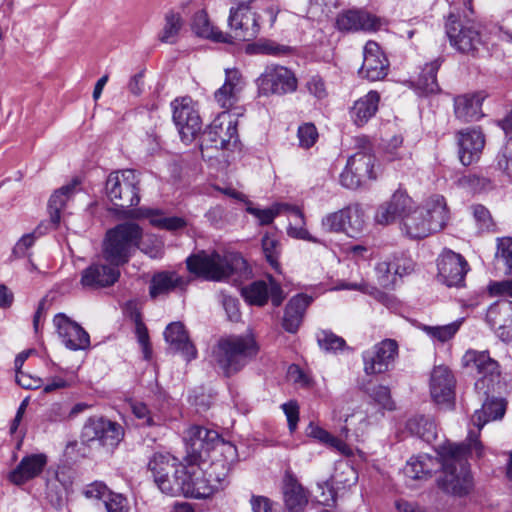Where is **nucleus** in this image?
<instances>
[{"label": "nucleus", "mask_w": 512, "mask_h": 512, "mask_svg": "<svg viewBox=\"0 0 512 512\" xmlns=\"http://www.w3.org/2000/svg\"><path fill=\"white\" fill-rule=\"evenodd\" d=\"M455 378L443 365L434 367L430 378V393L437 404H450L455 397Z\"/></svg>", "instance_id": "393cba45"}, {"label": "nucleus", "mask_w": 512, "mask_h": 512, "mask_svg": "<svg viewBox=\"0 0 512 512\" xmlns=\"http://www.w3.org/2000/svg\"><path fill=\"white\" fill-rule=\"evenodd\" d=\"M255 51L260 54L280 56L289 54L291 48L289 46L279 45L272 41H264L255 46Z\"/></svg>", "instance_id": "0e129e2a"}, {"label": "nucleus", "mask_w": 512, "mask_h": 512, "mask_svg": "<svg viewBox=\"0 0 512 512\" xmlns=\"http://www.w3.org/2000/svg\"><path fill=\"white\" fill-rule=\"evenodd\" d=\"M182 472V490L181 494L187 498L205 499L214 493V487L204 476V473L197 466H187L185 464L180 468Z\"/></svg>", "instance_id": "4be33fe9"}, {"label": "nucleus", "mask_w": 512, "mask_h": 512, "mask_svg": "<svg viewBox=\"0 0 512 512\" xmlns=\"http://www.w3.org/2000/svg\"><path fill=\"white\" fill-rule=\"evenodd\" d=\"M368 393L369 396L383 409H394V402L391 398L390 389L387 386H375L371 390H369Z\"/></svg>", "instance_id": "bf43d9fd"}, {"label": "nucleus", "mask_w": 512, "mask_h": 512, "mask_svg": "<svg viewBox=\"0 0 512 512\" xmlns=\"http://www.w3.org/2000/svg\"><path fill=\"white\" fill-rule=\"evenodd\" d=\"M461 361L464 368L479 376L475 382L476 390L488 396L500 378L498 362L491 358L488 351L472 349L465 352Z\"/></svg>", "instance_id": "0eeeda50"}, {"label": "nucleus", "mask_w": 512, "mask_h": 512, "mask_svg": "<svg viewBox=\"0 0 512 512\" xmlns=\"http://www.w3.org/2000/svg\"><path fill=\"white\" fill-rule=\"evenodd\" d=\"M468 270L465 258L452 250H444L438 259V276L449 287L461 286Z\"/></svg>", "instance_id": "6ab92c4d"}, {"label": "nucleus", "mask_w": 512, "mask_h": 512, "mask_svg": "<svg viewBox=\"0 0 512 512\" xmlns=\"http://www.w3.org/2000/svg\"><path fill=\"white\" fill-rule=\"evenodd\" d=\"M445 30L451 46L461 53L474 56L482 45V38L476 27L469 22L462 23L454 13L448 15Z\"/></svg>", "instance_id": "1a4fd4ad"}, {"label": "nucleus", "mask_w": 512, "mask_h": 512, "mask_svg": "<svg viewBox=\"0 0 512 512\" xmlns=\"http://www.w3.org/2000/svg\"><path fill=\"white\" fill-rule=\"evenodd\" d=\"M223 121L218 114L212 123L206 128L201 137L202 157L207 160L218 159L224 149Z\"/></svg>", "instance_id": "cd10ccee"}, {"label": "nucleus", "mask_w": 512, "mask_h": 512, "mask_svg": "<svg viewBox=\"0 0 512 512\" xmlns=\"http://www.w3.org/2000/svg\"><path fill=\"white\" fill-rule=\"evenodd\" d=\"M477 437L473 431H470L468 443L445 442L438 446L437 453L441 459L443 471L437 479V484L443 492L461 497L471 491L473 482L467 456L473 451L478 458L483 455V445Z\"/></svg>", "instance_id": "f257e3e1"}, {"label": "nucleus", "mask_w": 512, "mask_h": 512, "mask_svg": "<svg viewBox=\"0 0 512 512\" xmlns=\"http://www.w3.org/2000/svg\"><path fill=\"white\" fill-rule=\"evenodd\" d=\"M495 268L506 275L512 272V237H501L497 239L495 253Z\"/></svg>", "instance_id": "49530a36"}, {"label": "nucleus", "mask_w": 512, "mask_h": 512, "mask_svg": "<svg viewBox=\"0 0 512 512\" xmlns=\"http://www.w3.org/2000/svg\"><path fill=\"white\" fill-rule=\"evenodd\" d=\"M489 292L493 296H503L512 299V279L491 283L489 285ZM510 303H512V300Z\"/></svg>", "instance_id": "774afa93"}, {"label": "nucleus", "mask_w": 512, "mask_h": 512, "mask_svg": "<svg viewBox=\"0 0 512 512\" xmlns=\"http://www.w3.org/2000/svg\"><path fill=\"white\" fill-rule=\"evenodd\" d=\"M185 263L195 277L213 282L224 279V258L217 251L200 250L187 257Z\"/></svg>", "instance_id": "ddd939ff"}, {"label": "nucleus", "mask_w": 512, "mask_h": 512, "mask_svg": "<svg viewBox=\"0 0 512 512\" xmlns=\"http://www.w3.org/2000/svg\"><path fill=\"white\" fill-rule=\"evenodd\" d=\"M140 179L136 171L125 169L109 174L105 184L109 200L119 208H130L138 205Z\"/></svg>", "instance_id": "423d86ee"}, {"label": "nucleus", "mask_w": 512, "mask_h": 512, "mask_svg": "<svg viewBox=\"0 0 512 512\" xmlns=\"http://www.w3.org/2000/svg\"><path fill=\"white\" fill-rule=\"evenodd\" d=\"M252 276V270L246 259L238 252L226 249V282L241 286Z\"/></svg>", "instance_id": "473e14b6"}, {"label": "nucleus", "mask_w": 512, "mask_h": 512, "mask_svg": "<svg viewBox=\"0 0 512 512\" xmlns=\"http://www.w3.org/2000/svg\"><path fill=\"white\" fill-rule=\"evenodd\" d=\"M450 219L449 209L442 195L428 197L421 206L413 207L401 222V231L410 239H423L445 228Z\"/></svg>", "instance_id": "f03ea898"}, {"label": "nucleus", "mask_w": 512, "mask_h": 512, "mask_svg": "<svg viewBox=\"0 0 512 512\" xmlns=\"http://www.w3.org/2000/svg\"><path fill=\"white\" fill-rule=\"evenodd\" d=\"M184 26V20L180 13L174 10L164 15V24L158 33V40L165 44H175L178 41L180 32Z\"/></svg>", "instance_id": "a19ab883"}, {"label": "nucleus", "mask_w": 512, "mask_h": 512, "mask_svg": "<svg viewBox=\"0 0 512 512\" xmlns=\"http://www.w3.org/2000/svg\"><path fill=\"white\" fill-rule=\"evenodd\" d=\"M505 404L502 400H486L480 410L472 415V423L478 431L489 421L501 419L505 414Z\"/></svg>", "instance_id": "ea45409f"}, {"label": "nucleus", "mask_w": 512, "mask_h": 512, "mask_svg": "<svg viewBox=\"0 0 512 512\" xmlns=\"http://www.w3.org/2000/svg\"><path fill=\"white\" fill-rule=\"evenodd\" d=\"M142 229L134 222H124L106 232L103 245V258L113 266L126 264L132 253L139 247Z\"/></svg>", "instance_id": "7ed1b4c3"}, {"label": "nucleus", "mask_w": 512, "mask_h": 512, "mask_svg": "<svg viewBox=\"0 0 512 512\" xmlns=\"http://www.w3.org/2000/svg\"><path fill=\"white\" fill-rule=\"evenodd\" d=\"M392 270L394 275L402 276V272H400L399 267H396L392 263L384 261L378 263L376 266V273L378 275L379 284L382 287L387 288L393 283L394 280H390V274L392 273Z\"/></svg>", "instance_id": "680f3d73"}, {"label": "nucleus", "mask_w": 512, "mask_h": 512, "mask_svg": "<svg viewBox=\"0 0 512 512\" xmlns=\"http://www.w3.org/2000/svg\"><path fill=\"white\" fill-rule=\"evenodd\" d=\"M350 168H353L358 176L364 181L376 179L377 174L374 171L375 157L367 151H359L348 159Z\"/></svg>", "instance_id": "37998d69"}, {"label": "nucleus", "mask_w": 512, "mask_h": 512, "mask_svg": "<svg viewBox=\"0 0 512 512\" xmlns=\"http://www.w3.org/2000/svg\"><path fill=\"white\" fill-rule=\"evenodd\" d=\"M299 146L305 149L312 147L318 139V131L313 123H304L297 131Z\"/></svg>", "instance_id": "13d9d810"}, {"label": "nucleus", "mask_w": 512, "mask_h": 512, "mask_svg": "<svg viewBox=\"0 0 512 512\" xmlns=\"http://www.w3.org/2000/svg\"><path fill=\"white\" fill-rule=\"evenodd\" d=\"M107 512H128L129 507L127 500L120 494L108 493L107 499L104 500Z\"/></svg>", "instance_id": "69168bd1"}, {"label": "nucleus", "mask_w": 512, "mask_h": 512, "mask_svg": "<svg viewBox=\"0 0 512 512\" xmlns=\"http://www.w3.org/2000/svg\"><path fill=\"white\" fill-rule=\"evenodd\" d=\"M48 463L44 453L30 454L21 459L18 465L9 473L8 479L15 485L24 483L38 477Z\"/></svg>", "instance_id": "a878e982"}, {"label": "nucleus", "mask_w": 512, "mask_h": 512, "mask_svg": "<svg viewBox=\"0 0 512 512\" xmlns=\"http://www.w3.org/2000/svg\"><path fill=\"white\" fill-rule=\"evenodd\" d=\"M459 184L473 192H483L492 189L493 184L489 178L476 174L465 175L459 179Z\"/></svg>", "instance_id": "5fc2aeb1"}, {"label": "nucleus", "mask_w": 512, "mask_h": 512, "mask_svg": "<svg viewBox=\"0 0 512 512\" xmlns=\"http://www.w3.org/2000/svg\"><path fill=\"white\" fill-rule=\"evenodd\" d=\"M239 287L241 296L249 305L264 306L268 299L271 298V302L274 306L278 307L282 304L285 296L281 286L269 278V283L258 280L250 283L247 286L243 284Z\"/></svg>", "instance_id": "dca6fc26"}, {"label": "nucleus", "mask_w": 512, "mask_h": 512, "mask_svg": "<svg viewBox=\"0 0 512 512\" xmlns=\"http://www.w3.org/2000/svg\"><path fill=\"white\" fill-rule=\"evenodd\" d=\"M259 351L252 333L226 337V377L242 370Z\"/></svg>", "instance_id": "6e6552de"}, {"label": "nucleus", "mask_w": 512, "mask_h": 512, "mask_svg": "<svg viewBox=\"0 0 512 512\" xmlns=\"http://www.w3.org/2000/svg\"><path fill=\"white\" fill-rule=\"evenodd\" d=\"M389 62L379 45L374 41H368L364 46L363 64L359 69V75L370 81L383 79L388 74Z\"/></svg>", "instance_id": "412c9836"}, {"label": "nucleus", "mask_w": 512, "mask_h": 512, "mask_svg": "<svg viewBox=\"0 0 512 512\" xmlns=\"http://www.w3.org/2000/svg\"><path fill=\"white\" fill-rule=\"evenodd\" d=\"M440 66V59L425 64L416 81L417 88L427 94L439 91L437 72Z\"/></svg>", "instance_id": "a18cd8bd"}, {"label": "nucleus", "mask_w": 512, "mask_h": 512, "mask_svg": "<svg viewBox=\"0 0 512 512\" xmlns=\"http://www.w3.org/2000/svg\"><path fill=\"white\" fill-rule=\"evenodd\" d=\"M185 463H178V459L169 454L155 453L149 461L148 467L153 473L155 483L163 477L169 476Z\"/></svg>", "instance_id": "79ce46f5"}, {"label": "nucleus", "mask_w": 512, "mask_h": 512, "mask_svg": "<svg viewBox=\"0 0 512 512\" xmlns=\"http://www.w3.org/2000/svg\"><path fill=\"white\" fill-rule=\"evenodd\" d=\"M164 337L170 347L175 352H180L187 361H191L196 358V347L190 341L188 333L182 322L170 323L164 331Z\"/></svg>", "instance_id": "c756f323"}, {"label": "nucleus", "mask_w": 512, "mask_h": 512, "mask_svg": "<svg viewBox=\"0 0 512 512\" xmlns=\"http://www.w3.org/2000/svg\"><path fill=\"white\" fill-rule=\"evenodd\" d=\"M262 249L271 267L275 270H279L280 264L278 262V257L280 254V244L278 240L269 235H265L262 238Z\"/></svg>", "instance_id": "603ef678"}, {"label": "nucleus", "mask_w": 512, "mask_h": 512, "mask_svg": "<svg viewBox=\"0 0 512 512\" xmlns=\"http://www.w3.org/2000/svg\"><path fill=\"white\" fill-rule=\"evenodd\" d=\"M283 494L285 506L289 512H302L308 504L307 492L291 474L285 476Z\"/></svg>", "instance_id": "f704fd0d"}, {"label": "nucleus", "mask_w": 512, "mask_h": 512, "mask_svg": "<svg viewBox=\"0 0 512 512\" xmlns=\"http://www.w3.org/2000/svg\"><path fill=\"white\" fill-rule=\"evenodd\" d=\"M256 84L260 95H283L297 89V79L294 73L284 66H267L257 78Z\"/></svg>", "instance_id": "f8f14e48"}, {"label": "nucleus", "mask_w": 512, "mask_h": 512, "mask_svg": "<svg viewBox=\"0 0 512 512\" xmlns=\"http://www.w3.org/2000/svg\"><path fill=\"white\" fill-rule=\"evenodd\" d=\"M340 30L375 31L381 26V19L365 11L349 10L338 16L336 21Z\"/></svg>", "instance_id": "7c9ffc66"}, {"label": "nucleus", "mask_w": 512, "mask_h": 512, "mask_svg": "<svg viewBox=\"0 0 512 512\" xmlns=\"http://www.w3.org/2000/svg\"><path fill=\"white\" fill-rule=\"evenodd\" d=\"M46 498L51 505L57 509H60L64 505V487L58 479L49 480L47 482Z\"/></svg>", "instance_id": "4d7b16f0"}, {"label": "nucleus", "mask_w": 512, "mask_h": 512, "mask_svg": "<svg viewBox=\"0 0 512 512\" xmlns=\"http://www.w3.org/2000/svg\"><path fill=\"white\" fill-rule=\"evenodd\" d=\"M497 165L501 171L512 177V140L507 141L498 154Z\"/></svg>", "instance_id": "e2e57ef3"}, {"label": "nucleus", "mask_w": 512, "mask_h": 512, "mask_svg": "<svg viewBox=\"0 0 512 512\" xmlns=\"http://www.w3.org/2000/svg\"><path fill=\"white\" fill-rule=\"evenodd\" d=\"M294 223H290L287 233L289 236L297 239H302L310 242H318L305 227V217L303 212L295 206H289L288 209Z\"/></svg>", "instance_id": "09e8293b"}, {"label": "nucleus", "mask_w": 512, "mask_h": 512, "mask_svg": "<svg viewBox=\"0 0 512 512\" xmlns=\"http://www.w3.org/2000/svg\"><path fill=\"white\" fill-rule=\"evenodd\" d=\"M222 441L221 435L212 429L199 425L190 426L184 435L186 455L183 462L187 466L200 467L208 461Z\"/></svg>", "instance_id": "39448f33"}, {"label": "nucleus", "mask_w": 512, "mask_h": 512, "mask_svg": "<svg viewBox=\"0 0 512 512\" xmlns=\"http://www.w3.org/2000/svg\"><path fill=\"white\" fill-rule=\"evenodd\" d=\"M119 277L120 271L116 266L92 264L82 271L80 284L83 289L97 290L112 286Z\"/></svg>", "instance_id": "b1692460"}, {"label": "nucleus", "mask_w": 512, "mask_h": 512, "mask_svg": "<svg viewBox=\"0 0 512 512\" xmlns=\"http://www.w3.org/2000/svg\"><path fill=\"white\" fill-rule=\"evenodd\" d=\"M379 100V94L376 91H370L354 103L350 114L357 126H363L375 115Z\"/></svg>", "instance_id": "58836bf2"}, {"label": "nucleus", "mask_w": 512, "mask_h": 512, "mask_svg": "<svg viewBox=\"0 0 512 512\" xmlns=\"http://www.w3.org/2000/svg\"><path fill=\"white\" fill-rule=\"evenodd\" d=\"M483 92L467 93L454 98V114L462 122H473L483 117Z\"/></svg>", "instance_id": "c85d7f7f"}, {"label": "nucleus", "mask_w": 512, "mask_h": 512, "mask_svg": "<svg viewBox=\"0 0 512 512\" xmlns=\"http://www.w3.org/2000/svg\"><path fill=\"white\" fill-rule=\"evenodd\" d=\"M364 180L356 174L353 168L347 163L344 171L340 175V183L348 189L358 188Z\"/></svg>", "instance_id": "338daca9"}, {"label": "nucleus", "mask_w": 512, "mask_h": 512, "mask_svg": "<svg viewBox=\"0 0 512 512\" xmlns=\"http://www.w3.org/2000/svg\"><path fill=\"white\" fill-rule=\"evenodd\" d=\"M364 214L358 207H346L339 211L330 213L321 221L322 229L325 232L358 233L364 227Z\"/></svg>", "instance_id": "f3484780"}, {"label": "nucleus", "mask_w": 512, "mask_h": 512, "mask_svg": "<svg viewBox=\"0 0 512 512\" xmlns=\"http://www.w3.org/2000/svg\"><path fill=\"white\" fill-rule=\"evenodd\" d=\"M441 467V460L427 454L411 457L404 468L406 476L411 479H427Z\"/></svg>", "instance_id": "c9c22d12"}, {"label": "nucleus", "mask_w": 512, "mask_h": 512, "mask_svg": "<svg viewBox=\"0 0 512 512\" xmlns=\"http://www.w3.org/2000/svg\"><path fill=\"white\" fill-rule=\"evenodd\" d=\"M460 327V322H453L447 325L442 326H428L424 325L422 327L423 331H425L430 337L439 340L440 342H445L451 339L458 331Z\"/></svg>", "instance_id": "3c124183"}, {"label": "nucleus", "mask_w": 512, "mask_h": 512, "mask_svg": "<svg viewBox=\"0 0 512 512\" xmlns=\"http://www.w3.org/2000/svg\"><path fill=\"white\" fill-rule=\"evenodd\" d=\"M358 480V475L355 469L348 463H340L336 469L334 475L323 484H319V488H327L329 491L330 499L335 500L334 486L337 488H348L355 485Z\"/></svg>", "instance_id": "4c0bfd02"}, {"label": "nucleus", "mask_w": 512, "mask_h": 512, "mask_svg": "<svg viewBox=\"0 0 512 512\" xmlns=\"http://www.w3.org/2000/svg\"><path fill=\"white\" fill-rule=\"evenodd\" d=\"M124 435L121 425L104 418H89L82 430V440L90 443L98 441L100 445L114 449Z\"/></svg>", "instance_id": "4468645a"}, {"label": "nucleus", "mask_w": 512, "mask_h": 512, "mask_svg": "<svg viewBox=\"0 0 512 512\" xmlns=\"http://www.w3.org/2000/svg\"><path fill=\"white\" fill-rule=\"evenodd\" d=\"M190 279L180 276L176 271L164 270L155 272L150 280L149 295L152 299L168 295L176 289L185 291Z\"/></svg>", "instance_id": "bb28decb"}, {"label": "nucleus", "mask_w": 512, "mask_h": 512, "mask_svg": "<svg viewBox=\"0 0 512 512\" xmlns=\"http://www.w3.org/2000/svg\"><path fill=\"white\" fill-rule=\"evenodd\" d=\"M310 303L311 298L303 294H298L289 300L282 320L283 328L287 332H297L303 320L304 312Z\"/></svg>", "instance_id": "72a5a7b5"}, {"label": "nucleus", "mask_w": 512, "mask_h": 512, "mask_svg": "<svg viewBox=\"0 0 512 512\" xmlns=\"http://www.w3.org/2000/svg\"><path fill=\"white\" fill-rule=\"evenodd\" d=\"M406 427L411 434L418 436L427 443L433 441L437 436V429L434 421L423 415L410 418L407 421Z\"/></svg>", "instance_id": "c03bdc74"}, {"label": "nucleus", "mask_w": 512, "mask_h": 512, "mask_svg": "<svg viewBox=\"0 0 512 512\" xmlns=\"http://www.w3.org/2000/svg\"><path fill=\"white\" fill-rule=\"evenodd\" d=\"M245 80L241 72L237 69H226V114L229 115V126L227 133L229 139L226 140V150L231 151V159H239L242 153V144L237 134L238 117L243 116L245 109L243 106L235 105L244 90Z\"/></svg>", "instance_id": "20e7f679"}, {"label": "nucleus", "mask_w": 512, "mask_h": 512, "mask_svg": "<svg viewBox=\"0 0 512 512\" xmlns=\"http://www.w3.org/2000/svg\"><path fill=\"white\" fill-rule=\"evenodd\" d=\"M398 356V344L393 339H385L363 353L364 372L367 375L381 374L390 369Z\"/></svg>", "instance_id": "2eb2a0df"}, {"label": "nucleus", "mask_w": 512, "mask_h": 512, "mask_svg": "<svg viewBox=\"0 0 512 512\" xmlns=\"http://www.w3.org/2000/svg\"><path fill=\"white\" fill-rule=\"evenodd\" d=\"M472 213L481 232L494 230L495 223L489 210L485 206L481 204L473 205Z\"/></svg>", "instance_id": "6e6d98bb"}, {"label": "nucleus", "mask_w": 512, "mask_h": 512, "mask_svg": "<svg viewBox=\"0 0 512 512\" xmlns=\"http://www.w3.org/2000/svg\"><path fill=\"white\" fill-rule=\"evenodd\" d=\"M413 207V199L405 190L398 189L388 201L377 208L374 219L376 223L384 226L394 223L397 219L403 222V218Z\"/></svg>", "instance_id": "a211bd4d"}, {"label": "nucleus", "mask_w": 512, "mask_h": 512, "mask_svg": "<svg viewBox=\"0 0 512 512\" xmlns=\"http://www.w3.org/2000/svg\"><path fill=\"white\" fill-rule=\"evenodd\" d=\"M226 197H230L244 205H246V211L256 217L260 225H269L273 222L276 216L285 209L288 211L289 205L276 203L267 209H258L252 206L251 201L247 199V196L242 192L236 191L233 188L226 187Z\"/></svg>", "instance_id": "2f4dec72"}, {"label": "nucleus", "mask_w": 512, "mask_h": 512, "mask_svg": "<svg viewBox=\"0 0 512 512\" xmlns=\"http://www.w3.org/2000/svg\"><path fill=\"white\" fill-rule=\"evenodd\" d=\"M238 7L231 8L229 16L230 32H226V43L235 44L253 39L257 32L254 15L249 11L253 0H234Z\"/></svg>", "instance_id": "9b49d317"}, {"label": "nucleus", "mask_w": 512, "mask_h": 512, "mask_svg": "<svg viewBox=\"0 0 512 512\" xmlns=\"http://www.w3.org/2000/svg\"><path fill=\"white\" fill-rule=\"evenodd\" d=\"M53 322L66 348L77 351L85 350L90 346L89 334L78 323L69 319L65 314H57Z\"/></svg>", "instance_id": "aec40b11"}, {"label": "nucleus", "mask_w": 512, "mask_h": 512, "mask_svg": "<svg viewBox=\"0 0 512 512\" xmlns=\"http://www.w3.org/2000/svg\"><path fill=\"white\" fill-rule=\"evenodd\" d=\"M459 159L464 166L476 161L485 145V137L480 128H466L457 132Z\"/></svg>", "instance_id": "5701e85b"}, {"label": "nucleus", "mask_w": 512, "mask_h": 512, "mask_svg": "<svg viewBox=\"0 0 512 512\" xmlns=\"http://www.w3.org/2000/svg\"><path fill=\"white\" fill-rule=\"evenodd\" d=\"M173 121L183 142L191 143L202 128L196 103L189 96L176 98L171 103Z\"/></svg>", "instance_id": "9d476101"}, {"label": "nucleus", "mask_w": 512, "mask_h": 512, "mask_svg": "<svg viewBox=\"0 0 512 512\" xmlns=\"http://www.w3.org/2000/svg\"><path fill=\"white\" fill-rule=\"evenodd\" d=\"M317 342L325 351L336 352L345 347V340L330 331H321L317 335Z\"/></svg>", "instance_id": "864d4df0"}, {"label": "nucleus", "mask_w": 512, "mask_h": 512, "mask_svg": "<svg viewBox=\"0 0 512 512\" xmlns=\"http://www.w3.org/2000/svg\"><path fill=\"white\" fill-rule=\"evenodd\" d=\"M133 319H134L135 326H136L135 328H136V334L138 337V341L143 348L144 357H145V359H149L151 356V347L149 344L148 330H147L145 324L143 323V321L141 319V314L139 312L134 313Z\"/></svg>", "instance_id": "052dcab7"}, {"label": "nucleus", "mask_w": 512, "mask_h": 512, "mask_svg": "<svg viewBox=\"0 0 512 512\" xmlns=\"http://www.w3.org/2000/svg\"><path fill=\"white\" fill-rule=\"evenodd\" d=\"M191 28L199 37L212 39L215 42H224L222 32H214V29L209 22L208 15L204 10H200L194 14Z\"/></svg>", "instance_id": "de8ad7c7"}, {"label": "nucleus", "mask_w": 512, "mask_h": 512, "mask_svg": "<svg viewBox=\"0 0 512 512\" xmlns=\"http://www.w3.org/2000/svg\"><path fill=\"white\" fill-rule=\"evenodd\" d=\"M80 180L74 178L70 183L55 190L48 201V211L50 220L53 224L58 225L61 219V211L65 207L66 203L77 191V187L80 185Z\"/></svg>", "instance_id": "e433bc0d"}, {"label": "nucleus", "mask_w": 512, "mask_h": 512, "mask_svg": "<svg viewBox=\"0 0 512 512\" xmlns=\"http://www.w3.org/2000/svg\"><path fill=\"white\" fill-rule=\"evenodd\" d=\"M182 472L180 469H176L169 476L163 477L161 480L156 482L158 488L167 495L175 496L181 494L182 490Z\"/></svg>", "instance_id": "8fccbe9b"}]
</instances>
